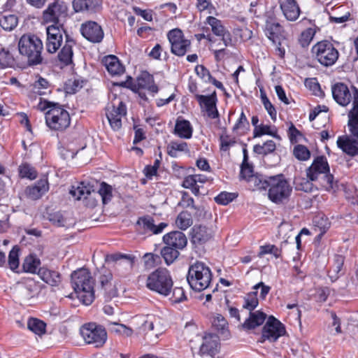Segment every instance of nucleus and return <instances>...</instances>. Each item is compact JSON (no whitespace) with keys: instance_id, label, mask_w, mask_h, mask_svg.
Returning <instances> with one entry per match:
<instances>
[{"instance_id":"79ce46f5","label":"nucleus","mask_w":358,"mask_h":358,"mask_svg":"<svg viewBox=\"0 0 358 358\" xmlns=\"http://www.w3.org/2000/svg\"><path fill=\"white\" fill-rule=\"evenodd\" d=\"M275 143L272 140H268L263 145H255L253 147V151L258 155H267L273 152L275 150Z\"/></svg>"},{"instance_id":"bf43d9fd","label":"nucleus","mask_w":358,"mask_h":358,"mask_svg":"<svg viewBox=\"0 0 358 358\" xmlns=\"http://www.w3.org/2000/svg\"><path fill=\"white\" fill-rule=\"evenodd\" d=\"M83 83L80 79H69L65 84V90L68 94H75L83 87Z\"/></svg>"},{"instance_id":"aec40b11","label":"nucleus","mask_w":358,"mask_h":358,"mask_svg":"<svg viewBox=\"0 0 358 358\" xmlns=\"http://www.w3.org/2000/svg\"><path fill=\"white\" fill-rule=\"evenodd\" d=\"M219 338L217 335L207 334L203 338V343L200 347L201 355H206L214 357L218 352Z\"/></svg>"},{"instance_id":"6e6552de","label":"nucleus","mask_w":358,"mask_h":358,"mask_svg":"<svg viewBox=\"0 0 358 358\" xmlns=\"http://www.w3.org/2000/svg\"><path fill=\"white\" fill-rule=\"evenodd\" d=\"M268 196L273 203H280L291 194L292 187L282 174L268 177Z\"/></svg>"},{"instance_id":"423d86ee","label":"nucleus","mask_w":358,"mask_h":358,"mask_svg":"<svg viewBox=\"0 0 358 358\" xmlns=\"http://www.w3.org/2000/svg\"><path fill=\"white\" fill-rule=\"evenodd\" d=\"M329 166L327 158L324 156L317 157L313 162L310 166L306 170L307 178L311 180H317L320 175L322 176V185L327 191L334 188V177L329 173Z\"/></svg>"},{"instance_id":"72a5a7b5","label":"nucleus","mask_w":358,"mask_h":358,"mask_svg":"<svg viewBox=\"0 0 358 358\" xmlns=\"http://www.w3.org/2000/svg\"><path fill=\"white\" fill-rule=\"evenodd\" d=\"M213 327L217 330V334L223 338H229L230 334L228 328V322L225 317L220 314H217L212 322Z\"/></svg>"},{"instance_id":"338daca9","label":"nucleus","mask_w":358,"mask_h":358,"mask_svg":"<svg viewBox=\"0 0 358 358\" xmlns=\"http://www.w3.org/2000/svg\"><path fill=\"white\" fill-rule=\"evenodd\" d=\"M253 166L248 162H242L240 176L243 179L250 181L254 175Z\"/></svg>"},{"instance_id":"a878e982","label":"nucleus","mask_w":358,"mask_h":358,"mask_svg":"<svg viewBox=\"0 0 358 358\" xmlns=\"http://www.w3.org/2000/svg\"><path fill=\"white\" fill-rule=\"evenodd\" d=\"M212 238L211 230L205 226L194 225L191 230V241L194 244L201 245Z\"/></svg>"},{"instance_id":"e2e57ef3","label":"nucleus","mask_w":358,"mask_h":358,"mask_svg":"<svg viewBox=\"0 0 358 358\" xmlns=\"http://www.w3.org/2000/svg\"><path fill=\"white\" fill-rule=\"evenodd\" d=\"M143 259L146 268H152L161 262L160 257L153 253H145L143 257Z\"/></svg>"},{"instance_id":"052dcab7","label":"nucleus","mask_w":358,"mask_h":358,"mask_svg":"<svg viewBox=\"0 0 358 358\" xmlns=\"http://www.w3.org/2000/svg\"><path fill=\"white\" fill-rule=\"evenodd\" d=\"M19 248L15 246L10 251L8 255V265L12 271H15L19 266Z\"/></svg>"},{"instance_id":"2f4dec72","label":"nucleus","mask_w":358,"mask_h":358,"mask_svg":"<svg viewBox=\"0 0 358 358\" xmlns=\"http://www.w3.org/2000/svg\"><path fill=\"white\" fill-rule=\"evenodd\" d=\"M174 130L175 134L182 138L189 139L192 136L193 128L187 120L178 118Z\"/></svg>"},{"instance_id":"ea45409f","label":"nucleus","mask_w":358,"mask_h":358,"mask_svg":"<svg viewBox=\"0 0 358 358\" xmlns=\"http://www.w3.org/2000/svg\"><path fill=\"white\" fill-rule=\"evenodd\" d=\"M40 264V259L35 255H30L24 259L22 267L25 272L36 273Z\"/></svg>"},{"instance_id":"c9c22d12","label":"nucleus","mask_w":358,"mask_h":358,"mask_svg":"<svg viewBox=\"0 0 358 358\" xmlns=\"http://www.w3.org/2000/svg\"><path fill=\"white\" fill-rule=\"evenodd\" d=\"M98 6L97 0H73V7L76 13L93 11Z\"/></svg>"},{"instance_id":"cd10ccee","label":"nucleus","mask_w":358,"mask_h":358,"mask_svg":"<svg viewBox=\"0 0 358 358\" xmlns=\"http://www.w3.org/2000/svg\"><path fill=\"white\" fill-rule=\"evenodd\" d=\"M37 274L43 282L52 287H57L62 282V275L58 271L46 267L40 268Z\"/></svg>"},{"instance_id":"3c124183","label":"nucleus","mask_w":358,"mask_h":358,"mask_svg":"<svg viewBox=\"0 0 358 358\" xmlns=\"http://www.w3.org/2000/svg\"><path fill=\"white\" fill-rule=\"evenodd\" d=\"M250 128V123L243 113L241 112L239 118L237 120L236 122L234 125L232 130L236 133H244L245 131L248 130Z\"/></svg>"},{"instance_id":"f8f14e48","label":"nucleus","mask_w":358,"mask_h":358,"mask_svg":"<svg viewBox=\"0 0 358 358\" xmlns=\"http://www.w3.org/2000/svg\"><path fill=\"white\" fill-rule=\"evenodd\" d=\"M110 261L115 262V268L118 271H121L122 268L124 271H122V275H127L131 273L134 266L137 261V258L134 255L122 254L117 252L108 256Z\"/></svg>"},{"instance_id":"f257e3e1","label":"nucleus","mask_w":358,"mask_h":358,"mask_svg":"<svg viewBox=\"0 0 358 358\" xmlns=\"http://www.w3.org/2000/svg\"><path fill=\"white\" fill-rule=\"evenodd\" d=\"M37 109L41 111L47 110L45 113V123L51 130L62 131L71 124L69 112L58 103L41 99Z\"/></svg>"},{"instance_id":"dca6fc26","label":"nucleus","mask_w":358,"mask_h":358,"mask_svg":"<svg viewBox=\"0 0 358 358\" xmlns=\"http://www.w3.org/2000/svg\"><path fill=\"white\" fill-rule=\"evenodd\" d=\"M195 98L201 108L205 109L209 118L217 119L219 117L220 115L217 108V97L215 91L209 95L196 94Z\"/></svg>"},{"instance_id":"f3484780","label":"nucleus","mask_w":358,"mask_h":358,"mask_svg":"<svg viewBox=\"0 0 358 358\" xmlns=\"http://www.w3.org/2000/svg\"><path fill=\"white\" fill-rule=\"evenodd\" d=\"M353 87L352 91L343 83H336L331 86L332 96L334 101L341 106H347L353 101Z\"/></svg>"},{"instance_id":"39448f33","label":"nucleus","mask_w":358,"mask_h":358,"mask_svg":"<svg viewBox=\"0 0 358 358\" xmlns=\"http://www.w3.org/2000/svg\"><path fill=\"white\" fill-rule=\"evenodd\" d=\"M212 277L210 268L205 263L197 261L189 267L187 280L192 289L201 292L210 286Z\"/></svg>"},{"instance_id":"e433bc0d","label":"nucleus","mask_w":358,"mask_h":358,"mask_svg":"<svg viewBox=\"0 0 358 358\" xmlns=\"http://www.w3.org/2000/svg\"><path fill=\"white\" fill-rule=\"evenodd\" d=\"M175 222L178 229L180 230H186L193 223L191 213H189L188 211L180 212L178 215Z\"/></svg>"},{"instance_id":"c85d7f7f","label":"nucleus","mask_w":358,"mask_h":358,"mask_svg":"<svg viewBox=\"0 0 358 358\" xmlns=\"http://www.w3.org/2000/svg\"><path fill=\"white\" fill-rule=\"evenodd\" d=\"M266 318V315L260 311H250L249 317L241 324L242 329L245 330L254 329L262 325Z\"/></svg>"},{"instance_id":"a19ab883","label":"nucleus","mask_w":358,"mask_h":358,"mask_svg":"<svg viewBox=\"0 0 358 358\" xmlns=\"http://www.w3.org/2000/svg\"><path fill=\"white\" fill-rule=\"evenodd\" d=\"M15 64V59L9 50L0 48V69L12 67Z\"/></svg>"},{"instance_id":"2eb2a0df","label":"nucleus","mask_w":358,"mask_h":358,"mask_svg":"<svg viewBox=\"0 0 358 358\" xmlns=\"http://www.w3.org/2000/svg\"><path fill=\"white\" fill-rule=\"evenodd\" d=\"M137 230L142 234H159L168 226L165 222L155 224V220L150 215L141 217L136 222Z\"/></svg>"},{"instance_id":"8fccbe9b","label":"nucleus","mask_w":358,"mask_h":358,"mask_svg":"<svg viewBox=\"0 0 358 358\" xmlns=\"http://www.w3.org/2000/svg\"><path fill=\"white\" fill-rule=\"evenodd\" d=\"M282 250L278 248L275 245L267 244L261 245L259 247V252L258 253L259 257H262L264 255L267 254L273 255L275 258L281 257Z\"/></svg>"},{"instance_id":"393cba45","label":"nucleus","mask_w":358,"mask_h":358,"mask_svg":"<svg viewBox=\"0 0 358 358\" xmlns=\"http://www.w3.org/2000/svg\"><path fill=\"white\" fill-rule=\"evenodd\" d=\"M48 189V180L46 177H44L38 180L34 185L28 187L26 194L29 198L36 200L40 199Z\"/></svg>"},{"instance_id":"7ed1b4c3","label":"nucleus","mask_w":358,"mask_h":358,"mask_svg":"<svg viewBox=\"0 0 358 358\" xmlns=\"http://www.w3.org/2000/svg\"><path fill=\"white\" fill-rule=\"evenodd\" d=\"M43 48L41 40L36 35L24 34L18 41L19 52L29 66H36L42 62Z\"/></svg>"},{"instance_id":"4d7b16f0","label":"nucleus","mask_w":358,"mask_h":358,"mask_svg":"<svg viewBox=\"0 0 358 358\" xmlns=\"http://www.w3.org/2000/svg\"><path fill=\"white\" fill-rule=\"evenodd\" d=\"M237 196L236 193L222 192L214 199L217 204L225 206L233 201Z\"/></svg>"},{"instance_id":"774afa93","label":"nucleus","mask_w":358,"mask_h":358,"mask_svg":"<svg viewBox=\"0 0 358 358\" xmlns=\"http://www.w3.org/2000/svg\"><path fill=\"white\" fill-rule=\"evenodd\" d=\"M196 6L199 12L207 11L208 13L212 14L215 10L211 0H196Z\"/></svg>"},{"instance_id":"5701e85b","label":"nucleus","mask_w":358,"mask_h":358,"mask_svg":"<svg viewBox=\"0 0 358 358\" xmlns=\"http://www.w3.org/2000/svg\"><path fill=\"white\" fill-rule=\"evenodd\" d=\"M337 146L344 153L355 157L358 155V138L355 139L349 136H340L337 141Z\"/></svg>"},{"instance_id":"680f3d73","label":"nucleus","mask_w":358,"mask_h":358,"mask_svg":"<svg viewBox=\"0 0 358 358\" xmlns=\"http://www.w3.org/2000/svg\"><path fill=\"white\" fill-rule=\"evenodd\" d=\"M294 157L300 161H306L310 157L309 150L303 145H297L294 147L293 151Z\"/></svg>"},{"instance_id":"9b49d317","label":"nucleus","mask_w":358,"mask_h":358,"mask_svg":"<svg viewBox=\"0 0 358 358\" xmlns=\"http://www.w3.org/2000/svg\"><path fill=\"white\" fill-rule=\"evenodd\" d=\"M286 333L284 324L273 316L271 315L262 329V338L270 342L276 341Z\"/></svg>"},{"instance_id":"0eeeda50","label":"nucleus","mask_w":358,"mask_h":358,"mask_svg":"<svg viewBox=\"0 0 358 358\" xmlns=\"http://www.w3.org/2000/svg\"><path fill=\"white\" fill-rule=\"evenodd\" d=\"M313 58L324 67L333 66L339 57V52L329 41L322 40L311 48Z\"/></svg>"},{"instance_id":"a18cd8bd","label":"nucleus","mask_w":358,"mask_h":358,"mask_svg":"<svg viewBox=\"0 0 358 358\" xmlns=\"http://www.w3.org/2000/svg\"><path fill=\"white\" fill-rule=\"evenodd\" d=\"M28 329L38 335H42L45 332L46 324L36 318H30L27 322Z\"/></svg>"},{"instance_id":"f704fd0d","label":"nucleus","mask_w":358,"mask_h":358,"mask_svg":"<svg viewBox=\"0 0 358 358\" xmlns=\"http://www.w3.org/2000/svg\"><path fill=\"white\" fill-rule=\"evenodd\" d=\"M30 87L33 93L40 96L47 94L48 92H50V85L49 82L42 77H40L33 83L30 85Z\"/></svg>"},{"instance_id":"0e129e2a","label":"nucleus","mask_w":358,"mask_h":358,"mask_svg":"<svg viewBox=\"0 0 358 358\" xmlns=\"http://www.w3.org/2000/svg\"><path fill=\"white\" fill-rule=\"evenodd\" d=\"M262 102L264 105V108L270 115L272 120H276L277 112L274 106L271 103L266 94H261Z\"/></svg>"},{"instance_id":"c756f323","label":"nucleus","mask_w":358,"mask_h":358,"mask_svg":"<svg viewBox=\"0 0 358 358\" xmlns=\"http://www.w3.org/2000/svg\"><path fill=\"white\" fill-rule=\"evenodd\" d=\"M102 63L106 66L108 72L112 76L120 75L124 73V67L120 63L117 57L110 55L104 57Z\"/></svg>"},{"instance_id":"1a4fd4ad","label":"nucleus","mask_w":358,"mask_h":358,"mask_svg":"<svg viewBox=\"0 0 358 358\" xmlns=\"http://www.w3.org/2000/svg\"><path fill=\"white\" fill-rule=\"evenodd\" d=\"M80 334L87 344L94 345L96 348L103 345L107 340L105 327L95 323H88L82 327Z\"/></svg>"},{"instance_id":"c03bdc74","label":"nucleus","mask_w":358,"mask_h":358,"mask_svg":"<svg viewBox=\"0 0 358 358\" xmlns=\"http://www.w3.org/2000/svg\"><path fill=\"white\" fill-rule=\"evenodd\" d=\"M18 24V18L15 15H5L0 19V26L6 31H11Z\"/></svg>"},{"instance_id":"4468645a","label":"nucleus","mask_w":358,"mask_h":358,"mask_svg":"<svg viewBox=\"0 0 358 358\" xmlns=\"http://www.w3.org/2000/svg\"><path fill=\"white\" fill-rule=\"evenodd\" d=\"M80 32L84 38L93 43H101L104 37L102 27L94 21H87L83 23Z\"/></svg>"},{"instance_id":"37998d69","label":"nucleus","mask_w":358,"mask_h":358,"mask_svg":"<svg viewBox=\"0 0 358 358\" xmlns=\"http://www.w3.org/2000/svg\"><path fill=\"white\" fill-rule=\"evenodd\" d=\"M259 305V300L257 298V291H252L248 293L244 296V303L243 308L253 311Z\"/></svg>"},{"instance_id":"6ab92c4d","label":"nucleus","mask_w":358,"mask_h":358,"mask_svg":"<svg viewBox=\"0 0 358 358\" xmlns=\"http://www.w3.org/2000/svg\"><path fill=\"white\" fill-rule=\"evenodd\" d=\"M67 15V7L57 2L50 5L43 12V18L48 22H51L61 25V20Z\"/></svg>"},{"instance_id":"b1692460","label":"nucleus","mask_w":358,"mask_h":358,"mask_svg":"<svg viewBox=\"0 0 358 358\" xmlns=\"http://www.w3.org/2000/svg\"><path fill=\"white\" fill-rule=\"evenodd\" d=\"M165 245L175 247L176 249L183 250L187 244V238L184 233L179 231H173L163 236Z\"/></svg>"},{"instance_id":"a211bd4d","label":"nucleus","mask_w":358,"mask_h":358,"mask_svg":"<svg viewBox=\"0 0 358 358\" xmlns=\"http://www.w3.org/2000/svg\"><path fill=\"white\" fill-rule=\"evenodd\" d=\"M204 24L210 27L213 34L222 38V41L226 47L231 44V34L220 20L213 16H208L204 21Z\"/></svg>"},{"instance_id":"4c0bfd02","label":"nucleus","mask_w":358,"mask_h":358,"mask_svg":"<svg viewBox=\"0 0 358 358\" xmlns=\"http://www.w3.org/2000/svg\"><path fill=\"white\" fill-rule=\"evenodd\" d=\"M179 250L175 247L167 245L161 250V255L167 265H170L178 258L180 255Z\"/></svg>"},{"instance_id":"6e6d98bb","label":"nucleus","mask_w":358,"mask_h":358,"mask_svg":"<svg viewBox=\"0 0 358 358\" xmlns=\"http://www.w3.org/2000/svg\"><path fill=\"white\" fill-rule=\"evenodd\" d=\"M343 264L344 257L340 255H335L334 265L332 266L329 271V273H335V275H331V274H329V277L332 281H334L338 278L336 275L338 274L341 271Z\"/></svg>"},{"instance_id":"864d4df0","label":"nucleus","mask_w":358,"mask_h":358,"mask_svg":"<svg viewBox=\"0 0 358 358\" xmlns=\"http://www.w3.org/2000/svg\"><path fill=\"white\" fill-rule=\"evenodd\" d=\"M18 171L19 175L21 178H26L30 180H34L37 176V172L35 169L27 163L22 164L19 166Z\"/></svg>"},{"instance_id":"4be33fe9","label":"nucleus","mask_w":358,"mask_h":358,"mask_svg":"<svg viewBox=\"0 0 358 358\" xmlns=\"http://www.w3.org/2000/svg\"><path fill=\"white\" fill-rule=\"evenodd\" d=\"M348 127L351 134L358 138V89L353 87L352 108L348 114Z\"/></svg>"},{"instance_id":"09e8293b","label":"nucleus","mask_w":358,"mask_h":358,"mask_svg":"<svg viewBox=\"0 0 358 358\" xmlns=\"http://www.w3.org/2000/svg\"><path fill=\"white\" fill-rule=\"evenodd\" d=\"M188 151V145L186 142L171 141L167 146V152L172 157H176L178 152Z\"/></svg>"},{"instance_id":"f03ea898","label":"nucleus","mask_w":358,"mask_h":358,"mask_svg":"<svg viewBox=\"0 0 358 358\" xmlns=\"http://www.w3.org/2000/svg\"><path fill=\"white\" fill-rule=\"evenodd\" d=\"M72 287L79 300L85 305H90L94 300V280L90 272L85 268L74 271L71 275Z\"/></svg>"},{"instance_id":"69168bd1","label":"nucleus","mask_w":358,"mask_h":358,"mask_svg":"<svg viewBox=\"0 0 358 358\" xmlns=\"http://www.w3.org/2000/svg\"><path fill=\"white\" fill-rule=\"evenodd\" d=\"M220 142V148L222 152L229 151L230 148L234 146L236 143L235 138L230 137L229 135H221Z\"/></svg>"},{"instance_id":"49530a36","label":"nucleus","mask_w":358,"mask_h":358,"mask_svg":"<svg viewBox=\"0 0 358 358\" xmlns=\"http://www.w3.org/2000/svg\"><path fill=\"white\" fill-rule=\"evenodd\" d=\"M104 205L108 203L113 198V187L105 182H102L97 192Z\"/></svg>"},{"instance_id":"603ef678","label":"nucleus","mask_w":358,"mask_h":358,"mask_svg":"<svg viewBox=\"0 0 358 358\" xmlns=\"http://www.w3.org/2000/svg\"><path fill=\"white\" fill-rule=\"evenodd\" d=\"M62 42V36H47L46 49L50 53H55L59 48Z\"/></svg>"},{"instance_id":"473e14b6","label":"nucleus","mask_w":358,"mask_h":358,"mask_svg":"<svg viewBox=\"0 0 358 358\" xmlns=\"http://www.w3.org/2000/svg\"><path fill=\"white\" fill-rule=\"evenodd\" d=\"M75 44L72 39H69L66 36V41L65 45L62 48L58 55V58L61 62L67 66L72 63L73 57V46Z\"/></svg>"},{"instance_id":"bb28decb","label":"nucleus","mask_w":358,"mask_h":358,"mask_svg":"<svg viewBox=\"0 0 358 358\" xmlns=\"http://www.w3.org/2000/svg\"><path fill=\"white\" fill-rule=\"evenodd\" d=\"M264 31L266 37L273 44H276L278 41H280V38L284 33V29L279 22L266 21Z\"/></svg>"},{"instance_id":"20e7f679","label":"nucleus","mask_w":358,"mask_h":358,"mask_svg":"<svg viewBox=\"0 0 358 358\" xmlns=\"http://www.w3.org/2000/svg\"><path fill=\"white\" fill-rule=\"evenodd\" d=\"M145 286L149 290L162 296H169L173 287L170 271L166 268L155 269L148 275Z\"/></svg>"},{"instance_id":"ddd939ff","label":"nucleus","mask_w":358,"mask_h":358,"mask_svg":"<svg viewBox=\"0 0 358 358\" xmlns=\"http://www.w3.org/2000/svg\"><path fill=\"white\" fill-rule=\"evenodd\" d=\"M126 115L127 108L122 101H119L117 106L113 104L106 108V117L114 131H118L122 127V118Z\"/></svg>"},{"instance_id":"9d476101","label":"nucleus","mask_w":358,"mask_h":358,"mask_svg":"<svg viewBox=\"0 0 358 358\" xmlns=\"http://www.w3.org/2000/svg\"><path fill=\"white\" fill-rule=\"evenodd\" d=\"M171 44V52L178 57L184 56L191 48V41L185 38L180 29H173L167 34Z\"/></svg>"},{"instance_id":"412c9836","label":"nucleus","mask_w":358,"mask_h":358,"mask_svg":"<svg viewBox=\"0 0 358 358\" xmlns=\"http://www.w3.org/2000/svg\"><path fill=\"white\" fill-rule=\"evenodd\" d=\"M283 15L288 21H296L301 13L299 6L295 0H278Z\"/></svg>"},{"instance_id":"5fc2aeb1","label":"nucleus","mask_w":358,"mask_h":358,"mask_svg":"<svg viewBox=\"0 0 358 358\" xmlns=\"http://www.w3.org/2000/svg\"><path fill=\"white\" fill-rule=\"evenodd\" d=\"M269 135L275 138H279L276 130L273 131L269 125L259 124L257 128H255L253 131L254 138L260 137L263 135Z\"/></svg>"},{"instance_id":"7c9ffc66","label":"nucleus","mask_w":358,"mask_h":358,"mask_svg":"<svg viewBox=\"0 0 358 358\" xmlns=\"http://www.w3.org/2000/svg\"><path fill=\"white\" fill-rule=\"evenodd\" d=\"M92 192H94V186L87 182H81L77 187L72 186L69 192L76 200L87 199Z\"/></svg>"},{"instance_id":"13d9d810","label":"nucleus","mask_w":358,"mask_h":358,"mask_svg":"<svg viewBox=\"0 0 358 358\" xmlns=\"http://www.w3.org/2000/svg\"><path fill=\"white\" fill-rule=\"evenodd\" d=\"M315 34V30L313 28H308L303 31L299 36V42L303 48L307 47L313 40Z\"/></svg>"},{"instance_id":"de8ad7c7","label":"nucleus","mask_w":358,"mask_h":358,"mask_svg":"<svg viewBox=\"0 0 358 358\" xmlns=\"http://www.w3.org/2000/svg\"><path fill=\"white\" fill-rule=\"evenodd\" d=\"M182 186L185 189H191L195 196L200 195V189L202 187L201 185H196L194 175L186 176L182 183Z\"/></svg>"},{"instance_id":"58836bf2","label":"nucleus","mask_w":358,"mask_h":358,"mask_svg":"<svg viewBox=\"0 0 358 358\" xmlns=\"http://www.w3.org/2000/svg\"><path fill=\"white\" fill-rule=\"evenodd\" d=\"M106 325L110 331L121 334L127 337L131 336L133 334V330L131 328L117 322L108 321Z\"/></svg>"}]
</instances>
